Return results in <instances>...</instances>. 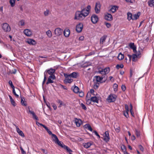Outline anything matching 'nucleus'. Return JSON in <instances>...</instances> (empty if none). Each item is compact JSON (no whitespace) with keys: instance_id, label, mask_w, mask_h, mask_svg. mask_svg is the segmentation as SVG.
<instances>
[{"instance_id":"25","label":"nucleus","mask_w":154,"mask_h":154,"mask_svg":"<svg viewBox=\"0 0 154 154\" xmlns=\"http://www.w3.org/2000/svg\"><path fill=\"white\" fill-rule=\"evenodd\" d=\"M84 127L85 128L87 129L88 130L90 131H93L92 128L89 124H86L84 126Z\"/></svg>"},{"instance_id":"58","label":"nucleus","mask_w":154,"mask_h":154,"mask_svg":"<svg viewBox=\"0 0 154 154\" xmlns=\"http://www.w3.org/2000/svg\"><path fill=\"white\" fill-rule=\"evenodd\" d=\"M93 133H94L99 138H100V135L98 134L97 131H94Z\"/></svg>"},{"instance_id":"22","label":"nucleus","mask_w":154,"mask_h":154,"mask_svg":"<svg viewBox=\"0 0 154 154\" xmlns=\"http://www.w3.org/2000/svg\"><path fill=\"white\" fill-rule=\"evenodd\" d=\"M147 3L149 7L154 8V0H149Z\"/></svg>"},{"instance_id":"53","label":"nucleus","mask_w":154,"mask_h":154,"mask_svg":"<svg viewBox=\"0 0 154 154\" xmlns=\"http://www.w3.org/2000/svg\"><path fill=\"white\" fill-rule=\"evenodd\" d=\"M128 56L129 58H136V55L135 54H133L132 55L128 54Z\"/></svg>"},{"instance_id":"31","label":"nucleus","mask_w":154,"mask_h":154,"mask_svg":"<svg viewBox=\"0 0 154 154\" xmlns=\"http://www.w3.org/2000/svg\"><path fill=\"white\" fill-rule=\"evenodd\" d=\"M73 91L75 93H78L79 92V88L78 87L75 85L73 89Z\"/></svg>"},{"instance_id":"28","label":"nucleus","mask_w":154,"mask_h":154,"mask_svg":"<svg viewBox=\"0 0 154 154\" xmlns=\"http://www.w3.org/2000/svg\"><path fill=\"white\" fill-rule=\"evenodd\" d=\"M9 96L11 104L14 106H15L16 105V103L13 99L12 97L10 95H9Z\"/></svg>"},{"instance_id":"57","label":"nucleus","mask_w":154,"mask_h":154,"mask_svg":"<svg viewBox=\"0 0 154 154\" xmlns=\"http://www.w3.org/2000/svg\"><path fill=\"white\" fill-rule=\"evenodd\" d=\"M48 79H52L53 80L55 79V76L54 75H50Z\"/></svg>"},{"instance_id":"41","label":"nucleus","mask_w":154,"mask_h":154,"mask_svg":"<svg viewBox=\"0 0 154 154\" xmlns=\"http://www.w3.org/2000/svg\"><path fill=\"white\" fill-rule=\"evenodd\" d=\"M104 72L105 74L108 73L110 71V68L109 67H107L105 68L104 70Z\"/></svg>"},{"instance_id":"10","label":"nucleus","mask_w":154,"mask_h":154,"mask_svg":"<svg viewBox=\"0 0 154 154\" xmlns=\"http://www.w3.org/2000/svg\"><path fill=\"white\" fill-rule=\"evenodd\" d=\"M62 29L60 28H57L54 30V33L56 35L59 36L62 34Z\"/></svg>"},{"instance_id":"64","label":"nucleus","mask_w":154,"mask_h":154,"mask_svg":"<svg viewBox=\"0 0 154 154\" xmlns=\"http://www.w3.org/2000/svg\"><path fill=\"white\" fill-rule=\"evenodd\" d=\"M57 102L58 103L60 104V105L59 106V107H60L61 106V105L62 104V101L60 100H57Z\"/></svg>"},{"instance_id":"61","label":"nucleus","mask_w":154,"mask_h":154,"mask_svg":"<svg viewBox=\"0 0 154 154\" xmlns=\"http://www.w3.org/2000/svg\"><path fill=\"white\" fill-rule=\"evenodd\" d=\"M125 108L126 110V111H125V112H128L129 111V109H128V105L127 104H125Z\"/></svg>"},{"instance_id":"2","label":"nucleus","mask_w":154,"mask_h":154,"mask_svg":"<svg viewBox=\"0 0 154 154\" xmlns=\"http://www.w3.org/2000/svg\"><path fill=\"white\" fill-rule=\"evenodd\" d=\"M117 96L114 94H110L106 99L107 100L109 103L114 102L117 98Z\"/></svg>"},{"instance_id":"21","label":"nucleus","mask_w":154,"mask_h":154,"mask_svg":"<svg viewBox=\"0 0 154 154\" xmlns=\"http://www.w3.org/2000/svg\"><path fill=\"white\" fill-rule=\"evenodd\" d=\"M118 8V7L116 6H113L110 9L109 11H111L112 13L115 12Z\"/></svg>"},{"instance_id":"12","label":"nucleus","mask_w":154,"mask_h":154,"mask_svg":"<svg viewBox=\"0 0 154 154\" xmlns=\"http://www.w3.org/2000/svg\"><path fill=\"white\" fill-rule=\"evenodd\" d=\"M129 46L130 48L133 50V51L134 53H136L137 52L136 47L134 45V43H130L129 45Z\"/></svg>"},{"instance_id":"11","label":"nucleus","mask_w":154,"mask_h":154,"mask_svg":"<svg viewBox=\"0 0 154 154\" xmlns=\"http://www.w3.org/2000/svg\"><path fill=\"white\" fill-rule=\"evenodd\" d=\"M55 71V69L51 68L49 69L46 70L44 72H46V74L48 73L50 75H54V74Z\"/></svg>"},{"instance_id":"39","label":"nucleus","mask_w":154,"mask_h":154,"mask_svg":"<svg viewBox=\"0 0 154 154\" xmlns=\"http://www.w3.org/2000/svg\"><path fill=\"white\" fill-rule=\"evenodd\" d=\"M123 67L124 65L122 64H117L116 66V68L118 69H119L120 68H123Z\"/></svg>"},{"instance_id":"33","label":"nucleus","mask_w":154,"mask_h":154,"mask_svg":"<svg viewBox=\"0 0 154 154\" xmlns=\"http://www.w3.org/2000/svg\"><path fill=\"white\" fill-rule=\"evenodd\" d=\"M127 19L128 20H130L131 19L133 20V17L132 14L130 12L127 13Z\"/></svg>"},{"instance_id":"1","label":"nucleus","mask_w":154,"mask_h":154,"mask_svg":"<svg viewBox=\"0 0 154 154\" xmlns=\"http://www.w3.org/2000/svg\"><path fill=\"white\" fill-rule=\"evenodd\" d=\"M91 9L90 5H88L86 8L82 9L81 11H77L75 14L74 19L79 20H83L88 15Z\"/></svg>"},{"instance_id":"60","label":"nucleus","mask_w":154,"mask_h":154,"mask_svg":"<svg viewBox=\"0 0 154 154\" xmlns=\"http://www.w3.org/2000/svg\"><path fill=\"white\" fill-rule=\"evenodd\" d=\"M105 23L107 28H109L111 26V25L110 23L105 22Z\"/></svg>"},{"instance_id":"62","label":"nucleus","mask_w":154,"mask_h":154,"mask_svg":"<svg viewBox=\"0 0 154 154\" xmlns=\"http://www.w3.org/2000/svg\"><path fill=\"white\" fill-rule=\"evenodd\" d=\"M121 88L122 91H124L126 89L125 86V85H122L121 86Z\"/></svg>"},{"instance_id":"20","label":"nucleus","mask_w":154,"mask_h":154,"mask_svg":"<svg viewBox=\"0 0 154 154\" xmlns=\"http://www.w3.org/2000/svg\"><path fill=\"white\" fill-rule=\"evenodd\" d=\"M29 112L30 113H31V114H32V116H33V118L34 119H35L36 120H38V118L36 115L35 113L33 111H31L30 110H29Z\"/></svg>"},{"instance_id":"40","label":"nucleus","mask_w":154,"mask_h":154,"mask_svg":"<svg viewBox=\"0 0 154 154\" xmlns=\"http://www.w3.org/2000/svg\"><path fill=\"white\" fill-rule=\"evenodd\" d=\"M115 130L117 133H119L120 131V128L119 126H114Z\"/></svg>"},{"instance_id":"59","label":"nucleus","mask_w":154,"mask_h":154,"mask_svg":"<svg viewBox=\"0 0 154 154\" xmlns=\"http://www.w3.org/2000/svg\"><path fill=\"white\" fill-rule=\"evenodd\" d=\"M20 148L22 153L23 154H26V152L24 150L22 147L21 146H20Z\"/></svg>"},{"instance_id":"19","label":"nucleus","mask_w":154,"mask_h":154,"mask_svg":"<svg viewBox=\"0 0 154 154\" xmlns=\"http://www.w3.org/2000/svg\"><path fill=\"white\" fill-rule=\"evenodd\" d=\"M91 101L97 103H99V99L95 96L91 97Z\"/></svg>"},{"instance_id":"3","label":"nucleus","mask_w":154,"mask_h":154,"mask_svg":"<svg viewBox=\"0 0 154 154\" xmlns=\"http://www.w3.org/2000/svg\"><path fill=\"white\" fill-rule=\"evenodd\" d=\"M2 27L4 31L6 32H9L11 31V27L7 23H4L2 25Z\"/></svg>"},{"instance_id":"35","label":"nucleus","mask_w":154,"mask_h":154,"mask_svg":"<svg viewBox=\"0 0 154 154\" xmlns=\"http://www.w3.org/2000/svg\"><path fill=\"white\" fill-rule=\"evenodd\" d=\"M17 72V69H14L12 70H10L9 72H8V74H15Z\"/></svg>"},{"instance_id":"49","label":"nucleus","mask_w":154,"mask_h":154,"mask_svg":"<svg viewBox=\"0 0 154 154\" xmlns=\"http://www.w3.org/2000/svg\"><path fill=\"white\" fill-rule=\"evenodd\" d=\"M19 23L20 24L21 26H23L25 24V21L24 20H21L20 22H19Z\"/></svg>"},{"instance_id":"51","label":"nucleus","mask_w":154,"mask_h":154,"mask_svg":"<svg viewBox=\"0 0 154 154\" xmlns=\"http://www.w3.org/2000/svg\"><path fill=\"white\" fill-rule=\"evenodd\" d=\"M135 53L133 54H135L136 55V58H137V57H139L140 55V54L141 53L140 51H138L137 52H136Z\"/></svg>"},{"instance_id":"16","label":"nucleus","mask_w":154,"mask_h":154,"mask_svg":"<svg viewBox=\"0 0 154 154\" xmlns=\"http://www.w3.org/2000/svg\"><path fill=\"white\" fill-rule=\"evenodd\" d=\"M64 35L65 37H68L70 34V30L68 29H65L63 32Z\"/></svg>"},{"instance_id":"55","label":"nucleus","mask_w":154,"mask_h":154,"mask_svg":"<svg viewBox=\"0 0 154 154\" xmlns=\"http://www.w3.org/2000/svg\"><path fill=\"white\" fill-rule=\"evenodd\" d=\"M127 3L133 4L135 2L134 0H125Z\"/></svg>"},{"instance_id":"45","label":"nucleus","mask_w":154,"mask_h":154,"mask_svg":"<svg viewBox=\"0 0 154 154\" xmlns=\"http://www.w3.org/2000/svg\"><path fill=\"white\" fill-rule=\"evenodd\" d=\"M125 56L123 54L120 52L117 58H124Z\"/></svg>"},{"instance_id":"52","label":"nucleus","mask_w":154,"mask_h":154,"mask_svg":"<svg viewBox=\"0 0 154 154\" xmlns=\"http://www.w3.org/2000/svg\"><path fill=\"white\" fill-rule=\"evenodd\" d=\"M81 106L83 109H84L85 110L87 109V108L86 106L83 103H81Z\"/></svg>"},{"instance_id":"48","label":"nucleus","mask_w":154,"mask_h":154,"mask_svg":"<svg viewBox=\"0 0 154 154\" xmlns=\"http://www.w3.org/2000/svg\"><path fill=\"white\" fill-rule=\"evenodd\" d=\"M53 82V81L51 79H48L46 83V84L48 85L49 83H52Z\"/></svg>"},{"instance_id":"54","label":"nucleus","mask_w":154,"mask_h":154,"mask_svg":"<svg viewBox=\"0 0 154 154\" xmlns=\"http://www.w3.org/2000/svg\"><path fill=\"white\" fill-rule=\"evenodd\" d=\"M51 135H52V137H54L55 138V140L54 141L55 142L57 140H58V138L56 136V135L54 134H53L52 133V134H51Z\"/></svg>"},{"instance_id":"18","label":"nucleus","mask_w":154,"mask_h":154,"mask_svg":"<svg viewBox=\"0 0 154 154\" xmlns=\"http://www.w3.org/2000/svg\"><path fill=\"white\" fill-rule=\"evenodd\" d=\"M27 42L29 45H34L36 44V41L32 39H29L27 40Z\"/></svg>"},{"instance_id":"24","label":"nucleus","mask_w":154,"mask_h":154,"mask_svg":"<svg viewBox=\"0 0 154 154\" xmlns=\"http://www.w3.org/2000/svg\"><path fill=\"white\" fill-rule=\"evenodd\" d=\"M103 76L102 75L101 77H100V76H95L94 78L96 79V81L97 82H100L103 79Z\"/></svg>"},{"instance_id":"9","label":"nucleus","mask_w":154,"mask_h":154,"mask_svg":"<svg viewBox=\"0 0 154 154\" xmlns=\"http://www.w3.org/2000/svg\"><path fill=\"white\" fill-rule=\"evenodd\" d=\"M110 139V138L108 131H105V132L104 138H103V140L106 142L107 143L109 141Z\"/></svg>"},{"instance_id":"30","label":"nucleus","mask_w":154,"mask_h":154,"mask_svg":"<svg viewBox=\"0 0 154 154\" xmlns=\"http://www.w3.org/2000/svg\"><path fill=\"white\" fill-rule=\"evenodd\" d=\"M107 36L106 35H104L102 37L100 38V44H103V42L105 41Z\"/></svg>"},{"instance_id":"37","label":"nucleus","mask_w":154,"mask_h":154,"mask_svg":"<svg viewBox=\"0 0 154 154\" xmlns=\"http://www.w3.org/2000/svg\"><path fill=\"white\" fill-rule=\"evenodd\" d=\"M118 85L116 83L113 84V87L115 92H116L118 90Z\"/></svg>"},{"instance_id":"4","label":"nucleus","mask_w":154,"mask_h":154,"mask_svg":"<svg viewBox=\"0 0 154 154\" xmlns=\"http://www.w3.org/2000/svg\"><path fill=\"white\" fill-rule=\"evenodd\" d=\"M101 7V5L100 2H98L95 4L94 10L95 13L96 14H98L100 11V9Z\"/></svg>"},{"instance_id":"63","label":"nucleus","mask_w":154,"mask_h":154,"mask_svg":"<svg viewBox=\"0 0 154 154\" xmlns=\"http://www.w3.org/2000/svg\"><path fill=\"white\" fill-rule=\"evenodd\" d=\"M139 148L142 152L143 151L144 148L143 146L141 145H140L138 146Z\"/></svg>"},{"instance_id":"42","label":"nucleus","mask_w":154,"mask_h":154,"mask_svg":"<svg viewBox=\"0 0 154 154\" xmlns=\"http://www.w3.org/2000/svg\"><path fill=\"white\" fill-rule=\"evenodd\" d=\"M135 134L137 137H138L140 136V133L139 131L137 129H135Z\"/></svg>"},{"instance_id":"14","label":"nucleus","mask_w":154,"mask_h":154,"mask_svg":"<svg viewBox=\"0 0 154 154\" xmlns=\"http://www.w3.org/2000/svg\"><path fill=\"white\" fill-rule=\"evenodd\" d=\"M75 123L77 127H80L82 124V120L80 119H78L77 118H75Z\"/></svg>"},{"instance_id":"8","label":"nucleus","mask_w":154,"mask_h":154,"mask_svg":"<svg viewBox=\"0 0 154 154\" xmlns=\"http://www.w3.org/2000/svg\"><path fill=\"white\" fill-rule=\"evenodd\" d=\"M83 28V25L82 23H79L76 26V30L78 32H80Z\"/></svg>"},{"instance_id":"56","label":"nucleus","mask_w":154,"mask_h":154,"mask_svg":"<svg viewBox=\"0 0 154 154\" xmlns=\"http://www.w3.org/2000/svg\"><path fill=\"white\" fill-rule=\"evenodd\" d=\"M79 96L80 97H82L84 96V92L82 91H79Z\"/></svg>"},{"instance_id":"15","label":"nucleus","mask_w":154,"mask_h":154,"mask_svg":"<svg viewBox=\"0 0 154 154\" xmlns=\"http://www.w3.org/2000/svg\"><path fill=\"white\" fill-rule=\"evenodd\" d=\"M14 125L16 127L17 131L19 134L22 137H24V135L23 133V131L19 128L17 126H16L15 125Z\"/></svg>"},{"instance_id":"26","label":"nucleus","mask_w":154,"mask_h":154,"mask_svg":"<svg viewBox=\"0 0 154 154\" xmlns=\"http://www.w3.org/2000/svg\"><path fill=\"white\" fill-rule=\"evenodd\" d=\"M91 145L92 144L90 142H87V143H83V146L87 149L89 148Z\"/></svg>"},{"instance_id":"13","label":"nucleus","mask_w":154,"mask_h":154,"mask_svg":"<svg viewBox=\"0 0 154 154\" xmlns=\"http://www.w3.org/2000/svg\"><path fill=\"white\" fill-rule=\"evenodd\" d=\"M23 32L26 36H30L32 35V32L29 29H25L23 31Z\"/></svg>"},{"instance_id":"44","label":"nucleus","mask_w":154,"mask_h":154,"mask_svg":"<svg viewBox=\"0 0 154 154\" xmlns=\"http://www.w3.org/2000/svg\"><path fill=\"white\" fill-rule=\"evenodd\" d=\"M12 92L13 94L15 96V97L18 98L19 97V96L15 92V88H13L12 89Z\"/></svg>"},{"instance_id":"29","label":"nucleus","mask_w":154,"mask_h":154,"mask_svg":"<svg viewBox=\"0 0 154 154\" xmlns=\"http://www.w3.org/2000/svg\"><path fill=\"white\" fill-rule=\"evenodd\" d=\"M57 144L61 147L64 149V146H66V145L63 144V143L59 140V139L55 141Z\"/></svg>"},{"instance_id":"50","label":"nucleus","mask_w":154,"mask_h":154,"mask_svg":"<svg viewBox=\"0 0 154 154\" xmlns=\"http://www.w3.org/2000/svg\"><path fill=\"white\" fill-rule=\"evenodd\" d=\"M123 115L127 118H128L129 117L128 112H125V111H124Z\"/></svg>"},{"instance_id":"36","label":"nucleus","mask_w":154,"mask_h":154,"mask_svg":"<svg viewBox=\"0 0 154 154\" xmlns=\"http://www.w3.org/2000/svg\"><path fill=\"white\" fill-rule=\"evenodd\" d=\"M46 34L49 38L52 37V34L51 31L50 30H48L46 32Z\"/></svg>"},{"instance_id":"32","label":"nucleus","mask_w":154,"mask_h":154,"mask_svg":"<svg viewBox=\"0 0 154 154\" xmlns=\"http://www.w3.org/2000/svg\"><path fill=\"white\" fill-rule=\"evenodd\" d=\"M126 60V62L128 63H129L131 61V59H132V61L134 62H135L137 60L138 58H125Z\"/></svg>"},{"instance_id":"34","label":"nucleus","mask_w":154,"mask_h":154,"mask_svg":"<svg viewBox=\"0 0 154 154\" xmlns=\"http://www.w3.org/2000/svg\"><path fill=\"white\" fill-rule=\"evenodd\" d=\"M64 146V149H66L67 152H69V154H70V153H71V152H72V151L67 146Z\"/></svg>"},{"instance_id":"43","label":"nucleus","mask_w":154,"mask_h":154,"mask_svg":"<svg viewBox=\"0 0 154 154\" xmlns=\"http://www.w3.org/2000/svg\"><path fill=\"white\" fill-rule=\"evenodd\" d=\"M50 12V11L48 9H46L45 11L44 12V14L45 16H48Z\"/></svg>"},{"instance_id":"7","label":"nucleus","mask_w":154,"mask_h":154,"mask_svg":"<svg viewBox=\"0 0 154 154\" xmlns=\"http://www.w3.org/2000/svg\"><path fill=\"white\" fill-rule=\"evenodd\" d=\"M91 20L93 23H96L98 20V16L95 14H93L91 17Z\"/></svg>"},{"instance_id":"46","label":"nucleus","mask_w":154,"mask_h":154,"mask_svg":"<svg viewBox=\"0 0 154 154\" xmlns=\"http://www.w3.org/2000/svg\"><path fill=\"white\" fill-rule=\"evenodd\" d=\"M121 148L123 152H125V151H126V147L124 145H122L121 146Z\"/></svg>"},{"instance_id":"6","label":"nucleus","mask_w":154,"mask_h":154,"mask_svg":"<svg viewBox=\"0 0 154 154\" xmlns=\"http://www.w3.org/2000/svg\"><path fill=\"white\" fill-rule=\"evenodd\" d=\"M104 18L105 20L108 21H111L113 19L112 15L108 13H106L105 14Z\"/></svg>"},{"instance_id":"23","label":"nucleus","mask_w":154,"mask_h":154,"mask_svg":"<svg viewBox=\"0 0 154 154\" xmlns=\"http://www.w3.org/2000/svg\"><path fill=\"white\" fill-rule=\"evenodd\" d=\"M140 14L139 12L134 14L133 17V20H136L139 17Z\"/></svg>"},{"instance_id":"27","label":"nucleus","mask_w":154,"mask_h":154,"mask_svg":"<svg viewBox=\"0 0 154 154\" xmlns=\"http://www.w3.org/2000/svg\"><path fill=\"white\" fill-rule=\"evenodd\" d=\"M21 104L23 106H27V103L26 101L23 100V99L25 100V98L24 97H22L21 96Z\"/></svg>"},{"instance_id":"38","label":"nucleus","mask_w":154,"mask_h":154,"mask_svg":"<svg viewBox=\"0 0 154 154\" xmlns=\"http://www.w3.org/2000/svg\"><path fill=\"white\" fill-rule=\"evenodd\" d=\"M15 1L16 0H10V3L12 7H13L15 5Z\"/></svg>"},{"instance_id":"17","label":"nucleus","mask_w":154,"mask_h":154,"mask_svg":"<svg viewBox=\"0 0 154 154\" xmlns=\"http://www.w3.org/2000/svg\"><path fill=\"white\" fill-rule=\"evenodd\" d=\"M64 76L66 78L65 80H64V83L66 82L70 83L73 81V80L71 79V78H70V77L68 76L67 77L66 75H64Z\"/></svg>"},{"instance_id":"47","label":"nucleus","mask_w":154,"mask_h":154,"mask_svg":"<svg viewBox=\"0 0 154 154\" xmlns=\"http://www.w3.org/2000/svg\"><path fill=\"white\" fill-rule=\"evenodd\" d=\"M9 84L11 87L13 89V88H15V87L13 85L12 82L11 81L9 80L8 82Z\"/></svg>"},{"instance_id":"5","label":"nucleus","mask_w":154,"mask_h":154,"mask_svg":"<svg viewBox=\"0 0 154 154\" xmlns=\"http://www.w3.org/2000/svg\"><path fill=\"white\" fill-rule=\"evenodd\" d=\"M78 73L77 72H73L70 74H68L67 73H64V75H66V77H70V78H77Z\"/></svg>"}]
</instances>
